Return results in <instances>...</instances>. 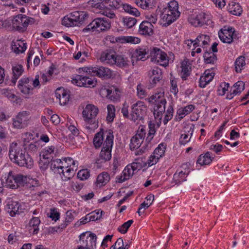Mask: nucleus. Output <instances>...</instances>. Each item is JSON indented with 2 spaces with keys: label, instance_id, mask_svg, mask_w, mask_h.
Instances as JSON below:
<instances>
[{
  "label": "nucleus",
  "instance_id": "nucleus-13",
  "mask_svg": "<svg viewBox=\"0 0 249 249\" xmlns=\"http://www.w3.org/2000/svg\"><path fill=\"white\" fill-rule=\"evenodd\" d=\"M145 134V127L143 126H140L137 133L131 139L130 143L131 150L138 149L141 146L143 141Z\"/></svg>",
  "mask_w": 249,
  "mask_h": 249
},
{
  "label": "nucleus",
  "instance_id": "nucleus-54",
  "mask_svg": "<svg viewBox=\"0 0 249 249\" xmlns=\"http://www.w3.org/2000/svg\"><path fill=\"white\" fill-rule=\"evenodd\" d=\"M173 113L174 109L173 107L172 106H169L163 119V123L164 124H166L168 121L172 119L173 116Z\"/></svg>",
  "mask_w": 249,
  "mask_h": 249
},
{
  "label": "nucleus",
  "instance_id": "nucleus-8",
  "mask_svg": "<svg viewBox=\"0 0 249 249\" xmlns=\"http://www.w3.org/2000/svg\"><path fill=\"white\" fill-rule=\"evenodd\" d=\"M97 236L95 234L87 231L79 235V246L86 249H94L96 247Z\"/></svg>",
  "mask_w": 249,
  "mask_h": 249
},
{
  "label": "nucleus",
  "instance_id": "nucleus-18",
  "mask_svg": "<svg viewBox=\"0 0 249 249\" xmlns=\"http://www.w3.org/2000/svg\"><path fill=\"white\" fill-rule=\"evenodd\" d=\"M180 12L175 13L167 10H164L162 14V20L163 26L167 27L176 20L180 16Z\"/></svg>",
  "mask_w": 249,
  "mask_h": 249
},
{
  "label": "nucleus",
  "instance_id": "nucleus-9",
  "mask_svg": "<svg viewBox=\"0 0 249 249\" xmlns=\"http://www.w3.org/2000/svg\"><path fill=\"white\" fill-rule=\"evenodd\" d=\"M114 136L111 132L106 135V140L100 154V158L105 161L109 160L111 158V149L113 143Z\"/></svg>",
  "mask_w": 249,
  "mask_h": 249
},
{
  "label": "nucleus",
  "instance_id": "nucleus-39",
  "mask_svg": "<svg viewBox=\"0 0 249 249\" xmlns=\"http://www.w3.org/2000/svg\"><path fill=\"white\" fill-rule=\"evenodd\" d=\"M203 57L205 63L208 64H213L217 60L216 55L212 53L211 50L205 52Z\"/></svg>",
  "mask_w": 249,
  "mask_h": 249
},
{
  "label": "nucleus",
  "instance_id": "nucleus-60",
  "mask_svg": "<svg viewBox=\"0 0 249 249\" xmlns=\"http://www.w3.org/2000/svg\"><path fill=\"white\" fill-rule=\"evenodd\" d=\"M77 177L81 180H85L89 177V172L87 169L81 170L78 172Z\"/></svg>",
  "mask_w": 249,
  "mask_h": 249
},
{
  "label": "nucleus",
  "instance_id": "nucleus-59",
  "mask_svg": "<svg viewBox=\"0 0 249 249\" xmlns=\"http://www.w3.org/2000/svg\"><path fill=\"white\" fill-rule=\"evenodd\" d=\"M103 213V211L97 210L88 214L84 218H101Z\"/></svg>",
  "mask_w": 249,
  "mask_h": 249
},
{
  "label": "nucleus",
  "instance_id": "nucleus-53",
  "mask_svg": "<svg viewBox=\"0 0 249 249\" xmlns=\"http://www.w3.org/2000/svg\"><path fill=\"white\" fill-rule=\"evenodd\" d=\"M165 149L166 144L164 143H161L155 149L154 155H156L158 157L160 158L164 155Z\"/></svg>",
  "mask_w": 249,
  "mask_h": 249
},
{
  "label": "nucleus",
  "instance_id": "nucleus-29",
  "mask_svg": "<svg viewBox=\"0 0 249 249\" xmlns=\"http://www.w3.org/2000/svg\"><path fill=\"white\" fill-rule=\"evenodd\" d=\"M188 175V171H183L181 170L178 172V171L174 174L173 177V181L176 184H178L181 182L186 180V178Z\"/></svg>",
  "mask_w": 249,
  "mask_h": 249
},
{
  "label": "nucleus",
  "instance_id": "nucleus-57",
  "mask_svg": "<svg viewBox=\"0 0 249 249\" xmlns=\"http://www.w3.org/2000/svg\"><path fill=\"white\" fill-rule=\"evenodd\" d=\"M134 173L130 165H127L123 171V174L124 176V178L128 179L132 177Z\"/></svg>",
  "mask_w": 249,
  "mask_h": 249
},
{
  "label": "nucleus",
  "instance_id": "nucleus-31",
  "mask_svg": "<svg viewBox=\"0 0 249 249\" xmlns=\"http://www.w3.org/2000/svg\"><path fill=\"white\" fill-rule=\"evenodd\" d=\"M12 71L13 77L12 78L11 82L13 84H15L17 79L21 75L23 72L24 69L21 65L17 64L13 66Z\"/></svg>",
  "mask_w": 249,
  "mask_h": 249
},
{
  "label": "nucleus",
  "instance_id": "nucleus-48",
  "mask_svg": "<svg viewBox=\"0 0 249 249\" xmlns=\"http://www.w3.org/2000/svg\"><path fill=\"white\" fill-rule=\"evenodd\" d=\"M24 146H25L24 149H26L30 152H35L37 151L38 148H39V143L38 142H31L28 145H27L26 141L25 140L24 141Z\"/></svg>",
  "mask_w": 249,
  "mask_h": 249
},
{
  "label": "nucleus",
  "instance_id": "nucleus-45",
  "mask_svg": "<svg viewBox=\"0 0 249 249\" xmlns=\"http://www.w3.org/2000/svg\"><path fill=\"white\" fill-rule=\"evenodd\" d=\"M137 19L135 18L125 17L123 18V22L124 26L127 28H132L137 23Z\"/></svg>",
  "mask_w": 249,
  "mask_h": 249
},
{
  "label": "nucleus",
  "instance_id": "nucleus-50",
  "mask_svg": "<svg viewBox=\"0 0 249 249\" xmlns=\"http://www.w3.org/2000/svg\"><path fill=\"white\" fill-rule=\"evenodd\" d=\"M107 120L108 122H112L115 116V108L113 105H108L107 107Z\"/></svg>",
  "mask_w": 249,
  "mask_h": 249
},
{
  "label": "nucleus",
  "instance_id": "nucleus-49",
  "mask_svg": "<svg viewBox=\"0 0 249 249\" xmlns=\"http://www.w3.org/2000/svg\"><path fill=\"white\" fill-rule=\"evenodd\" d=\"M61 164L62 169L64 168H73L75 165V161L71 158L70 157L64 159L63 160H61Z\"/></svg>",
  "mask_w": 249,
  "mask_h": 249
},
{
  "label": "nucleus",
  "instance_id": "nucleus-32",
  "mask_svg": "<svg viewBox=\"0 0 249 249\" xmlns=\"http://www.w3.org/2000/svg\"><path fill=\"white\" fill-rule=\"evenodd\" d=\"M40 223V219H31L28 226L30 233L33 234H37L39 231L38 226Z\"/></svg>",
  "mask_w": 249,
  "mask_h": 249
},
{
  "label": "nucleus",
  "instance_id": "nucleus-51",
  "mask_svg": "<svg viewBox=\"0 0 249 249\" xmlns=\"http://www.w3.org/2000/svg\"><path fill=\"white\" fill-rule=\"evenodd\" d=\"M133 222L134 221L133 220H129L123 224L121 226H119L118 228V231L121 233H125Z\"/></svg>",
  "mask_w": 249,
  "mask_h": 249
},
{
  "label": "nucleus",
  "instance_id": "nucleus-62",
  "mask_svg": "<svg viewBox=\"0 0 249 249\" xmlns=\"http://www.w3.org/2000/svg\"><path fill=\"white\" fill-rule=\"evenodd\" d=\"M150 206V202H146L144 201L140 206V207L137 211L139 216H141L144 211Z\"/></svg>",
  "mask_w": 249,
  "mask_h": 249
},
{
  "label": "nucleus",
  "instance_id": "nucleus-63",
  "mask_svg": "<svg viewBox=\"0 0 249 249\" xmlns=\"http://www.w3.org/2000/svg\"><path fill=\"white\" fill-rule=\"evenodd\" d=\"M48 159H42L39 162V166L41 171H45L48 168L50 163Z\"/></svg>",
  "mask_w": 249,
  "mask_h": 249
},
{
  "label": "nucleus",
  "instance_id": "nucleus-16",
  "mask_svg": "<svg viewBox=\"0 0 249 249\" xmlns=\"http://www.w3.org/2000/svg\"><path fill=\"white\" fill-rule=\"evenodd\" d=\"M218 35L219 38L223 43L228 44H231L233 42L234 39L237 38L235 29L230 27L221 30V32H219Z\"/></svg>",
  "mask_w": 249,
  "mask_h": 249
},
{
  "label": "nucleus",
  "instance_id": "nucleus-47",
  "mask_svg": "<svg viewBox=\"0 0 249 249\" xmlns=\"http://www.w3.org/2000/svg\"><path fill=\"white\" fill-rule=\"evenodd\" d=\"M155 126V124L154 123H152L151 121L149 122L148 127L149 130L148 133V136L146 137L145 140L147 143H149L151 141L156 133Z\"/></svg>",
  "mask_w": 249,
  "mask_h": 249
},
{
  "label": "nucleus",
  "instance_id": "nucleus-23",
  "mask_svg": "<svg viewBox=\"0 0 249 249\" xmlns=\"http://www.w3.org/2000/svg\"><path fill=\"white\" fill-rule=\"evenodd\" d=\"M153 28L150 22L143 21L139 26V32L142 35L151 36L154 33Z\"/></svg>",
  "mask_w": 249,
  "mask_h": 249
},
{
  "label": "nucleus",
  "instance_id": "nucleus-19",
  "mask_svg": "<svg viewBox=\"0 0 249 249\" xmlns=\"http://www.w3.org/2000/svg\"><path fill=\"white\" fill-rule=\"evenodd\" d=\"M112 3V6L115 8L118 9L122 5L124 11L130 15L135 16L136 17H139L141 15L140 12L137 8L132 7L128 4L122 3L120 0H115Z\"/></svg>",
  "mask_w": 249,
  "mask_h": 249
},
{
  "label": "nucleus",
  "instance_id": "nucleus-56",
  "mask_svg": "<svg viewBox=\"0 0 249 249\" xmlns=\"http://www.w3.org/2000/svg\"><path fill=\"white\" fill-rule=\"evenodd\" d=\"M178 4L176 0H172L168 3V6L167 8L165 10L174 12L175 13L179 12L178 10Z\"/></svg>",
  "mask_w": 249,
  "mask_h": 249
},
{
  "label": "nucleus",
  "instance_id": "nucleus-43",
  "mask_svg": "<svg viewBox=\"0 0 249 249\" xmlns=\"http://www.w3.org/2000/svg\"><path fill=\"white\" fill-rule=\"evenodd\" d=\"M12 49L17 53H22L27 49L26 43L23 41L18 40V42L12 47Z\"/></svg>",
  "mask_w": 249,
  "mask_h": 249
},
{
  "label": "nucleus",
  "instance_id": "nucleus-52",
  "mask_svg": "<svg viewBox=\"0 0 249 249\" xmlns=\"http://www.w3.org/2000/svg\"><path fill=\"white\" fill-rule=\"evenodd\" d=\"M110 179L109 175L107 173L103 172L99 174L97 178L98 183H101L102 185L106 184Z\"/></svg>",
  "mask_w": 249,
  "mask_h": 249
},
{
  "label": "nucleus",
  "instance_id": "nucleus-28",
  "mask_svg": "<svg viewBox=\"0 0 249 249\" xmlns=\"http://www.w3.org/2000/svg\"><path fill=\"white\" fill-rule=\"evenodd\" d=\"M227 10L229 13L235 16H240L242 12V8L239 4L233 1L229 2Z\"/></svg>",
  "mask_w": 249,
  "mask_h": 249
},
{
  "label": "nucleus",
  "instance_id": "nucleus-22",
  "mask_svg": "<svg viewBox=\"0 0 249 249\" xmlns=\"http://www.w3.org/2000/svg\"><path fill=\"white\" fill-rule=\"evenodd\" d=\"M55 95L59 99L61 105H65L69 101L70 95L63 88H57L55 91Z\"/></svg>",
  "mask_w": 249,
  "mask_h": 249
},
{
  "label": "nucleus",
  "instance_id": "nucleus-64",
  "mask_svg": "<svg viewBox=\"0 0 249 249\" xmlns=\"http://www.w3.org/2000/svg\"><path fill=\"white\" fill-rule=\"evenodd\" d=\"M137 94L141 99L143 98L146 96V92L144 89L143 86L139 84L137 86Z\"/></svg>",
  "mask_w": 249,
  "mask_h": 249
},
{
  "label": "nucleus",
  "instance_id": "nucleus-5",
  "mask_svg": "<svg viewBox=\"0 0 249 249\" xmlns=\"http://www.w3.org/2000/svg\"><path fill=\"white\" fill-rule=\"evenodd\" d=\"M34 18L25 15H18L14 17L12 20L13 28L19 32H24L27 29L29 24L35 23Z\"/></svg>",
  "mask_w": 249,
  "mask_h": 249
},
{
  "label": "nucleus",
  "instance_id": "nucleus-3",
  "mask_svg": "<svg viewBox=\"0 0 249 249\" xmlns=\"http://www.w3.org/2000/svg\"><path fill=\"white\" fill-rule=\"evenodd\" d=\"M34 180L21 174L14 175L10 172L6 180V185L11 189H16L20 186L33 183Z\"/></svg>",
  "mask_w": 249,
  "mask_h": 249
},
{
  "label": "nucleus",
  "instance_id": "nucleus-24",
  "mask_svg": "<svg viewBox=\"0 0 249 249\" xmlns=\"http://www.w3.org/2000/svg\"><path fill=\"white\" fill-rule=\"evenodd\" d=\"M7 206V212L12 217L15 216L16 215H20L23 213L22 209L20 208L19 203L17 201H11L8 202Z\"/></svg>",
  "mask_w": 249,
  "mask_h": 249
},
{
  "label": "nucleus",
  "instance_id": "nucleus-26",
  "mask_svg": "<svg viewBox=\"0 0 249 249\" xmlns=\"http://www.w3.org/2000/svg\"><path fill=\"white\" fill-rule=\"evenodd\" d=\"M214 73L210 70H206L202 76L199 79V86L201 88H205L213 78Z\"/></svg>",
  "mask_w": 249,
  "mask_h": 249
},
{
  "label": "nucleus",
  "instance_id": "nucleus-46",
  "mask_svg": "<svg viewBox=\"0 0 249 249\" xmlns=\"http://www.w3.org/2000/svg\"><path fill=\"white\" fill-rule=\"evenodd\" d=\"M181 68L182 69L181 70V78L182 80H185L187 79V77L190 75V68L189 65L187 64V62L183 61L181 63Z\"/></svg>",
  "mask_w": 249,
  "mask_h": 249
},
{
  "label": "nucleus",
  "instance_id": "nucleus-7",
  "mask_svg": "<svg viewBox=\"0 0 249 249\" xmlns=\"http://www.w3.org/2000/svg\"><path fill=\"white\" fill-rule=\"evenodd\" d=\"M80 70L87 74L97 76L100 78H109L112 75V72L110 70L103 66L84 67L80 69Z\"/></svg>",
  "mask_w": 249,
  "mask_h": 249
},
{
  "label": "nucleus",
  "instance_id": "nucleus-36",
  "mask_svg": "<svg viewBox=\"0 0 249 249\" xmlns=\"http://www.w3.org/2000/svg\"><path fill=\"white\" fill-rule=\"evenodd\" d=\"M195 108L193 105H190L186 106L184 108H180L177 111V114L178 115L179 120L182 119L185 116L189 114Z\"/></svg>",
  "mask_w": 249,
  "mask_h": 249
},
{
  "label": "nucleus",
  "instance_id": "nucleus-34",
  "mask_svg": "<svg viewBox=\"0 0 249 249\" xmlns=\"http://www.w3.org/2000/svg\"><path fill=\"white\" fill-rule=\"evenodd\" d=\"M107 97L113 102H117L120 98V92L118 89H107L106 90Z\"/></svg>",
  "mask_w": 249,
  "mask_h": 249
},
{
  "label": "nucleus",
  "instance_id": "nucleus-21",
  "mask_svg": "<svg viewBox=\"0 0 249 249\" xmlns=\"http://www.w3.org/2000/svg\"><path fill=\"white\" fill-rule=\"evenodd\" d=\"M209 17L204 13H200L195 17H192L189 18L190 23L196 26H202L204 24H208Z\"/></svg>",
  "mask_w": 249,
  "mask_h": 249
},
{
  "label": "nucleus",
  "instance_id": "nucleus-35",
  "mask_svg": "<svg viewBox=\"0 0 249 249\" xmlns=\"http://www.w3.org/2000/svg\"><path fill=\"white\" fill-rule=\"evenodd\" d=\"M213 157H212L210 153L207 152L204 155H201L197 160V163L201 165L209 164L213 161Z\"/></svg>",
  "mask_w": 249,
  "mask_h": 249
},
{
  "label": "nucleus",
  "instance_id": "nucleus-20",
  "mask_svg": "<svg viewBox=\"0 0 249 249\" xmlns=\"http://www.w3.org/2000/svg\"><path fill=\"white\" fill-rule=\"evenodd\" d=\"M117 55L116 53L113 50H107L102 53L100 57V61L110 65H113L114 63L116 62L115 57Z\"/></svg>",
  "mask_w": 249,
  "mask_h": 249
},
{
  "label": "nucleus",
  "instance_id": "nucleus-38",
  "mask_svg": "<svg viewBox=\"0 0 249 249\" xmlns=\"http://www.w3.org/2000/svg\"><path fill=\"white\" fill-rule=\"evenodd\" d=\"M66 170L64 171V170L63 169L60 171V174L62 173L63 176L61 178L63 180H68L71 178L75 174L74 169V168H65Z\"/></svg>",
  "mask_w": 249,
  "mask_h": 249
},
{
  "label": "nucleus",
  "instance_id": "nucleus-30",
  "mask_svg": "<svg viewBox=\"0 0 249 249\" xmlns=\"http://www.w3.org/2000/svg\"><path fill=\"white\" fill-rule=\"evenodd\" d=\"M136 4L143 9L152 8L156 3V0H135Z\"/></svg>",
  "mask_w": 249,
  "mask_h": 249
},
{
  "label": "nucleus",
  "instance_id": "nucleus-4",
  "mask_svg": "<svg viewBox=\"0 0 249 249\" xmlns=\"http://www.w3.org/2000/svg\"><path fill=\"white\" fill-rule=\"evenodd\" d=\"M87 16V14L84 11H74L69 16L64 17L62 19V24L67 27L79 26Z\"/></svg>",
  "mask_w": 249,
  "mask_h": 249
},
{
  "label": "nucleus",
  "instance_id": "nucleus-2",
  "mask_svg": "<svg viewBox=\"0 0 249 249\" xmlns=\"http://www.w3.org/2000/svg\"><path fill=\"white\" fill-rule=\"evenodd\" d=\"M149 103L155 104L154 107V115L156 119H159L160 122L162 118V114L165 111L166 101L163 95L159 93L153 95L146 99Z\"/></svg>",
  "mask_w": 249,
  "mask_h": 249
},
{
  "label": "nucleus",
  "instance_id": "nucleus-12",
  "mask_svg": "<svg viewBox=\"0 0 249 249\" xmlns=\"http://www.w3.org/2000/svg\"><path fill=\"white\" fill-rule=\"evenodd\" d=\"M71 82L77 86L86 88H93L97 84V80L95 78L82 75H77Z\"/></svg>",
  "mask_w": 249,
  "mask_h": 249
},
{
  "label": "nucleus",
  "instance_id": "nucleus-37",
  "mask_svg": "<svg viewBox=\"0 0 249 249\" xmlns=\"http://www.w3.org/2000/svg\"><path fill=\"white\" fill-rule=\"evenodd\" d=\"M117 41H119L122 43H130L132 44H138L140 43V39L136 37L131 36H120L116 39Z\"/></svg>",
  "mask_w": 249,
  "mask_h": 249
},
{
  "label": "nucleus",
  "instance_id": "nucleus-41",
  "mask_svg": "<svg viewBox=\"0 0 249 249\" xmlns=\"http://www.w3.org/2000/svg\"><path fill=\"white\" fill-rule=\"evenodd\" d=\"M50 167L51 169L55 172L60 174L62 170L61 160L60 159L51 160Z\"/></svg>",
  "mask_w": 249,
  "mask_h": 249
},
{
  "label": "nucleus",
  "instance_id": "nucleus-42",
  "mask_svg": "<svg viewBox=\"0 0 249 249\" xmlns=\"http://www.w3.org/2000/svg\"><path fill=\"white\" fill-rule=\"evenodd\" d=\"M104 133L100 131L96 133L93 139V144L96 148H99L102 144H103Z\"/></svg>",
  "mask_w": 249,
  "mask_h": 249
},
{
  "label": "nucleus",
  "instance_id": "nucleus-11",
  "mask_svg": "<svg viewBox=\"0 0 249 249\" xmlns=\"http://www.w3.org/2000/svg\"><path fill=\"white\" fill-rule=\"evenodd\" d=\"M98 112V108L94 105H87L84 109L82 114L84 120L90 124L94 125L95 127L96 124L95 118Z\"/></svg>",
  "mask_w": 249,
  "mask_h": 249
},
{
  "label": "nucleus",
  "instance_id": "nucleus-1",
  "mask_svg": "<svg viewBox=\"0 0 249 249\" xmlns=\"http://www.w3.org/2000/svg\"><path fill=\"white\" fill-rule=\"evenodd\" d=\"M9 157L11 161L21 167L31 168L33 165V160L31 157L26 153L16 142L11 144L9 149Z\"/></svg>",
  "mask_w": 249,
  "mask_h": 249
},
{
  "label": "nucleus",
  "instance_id": "nucleus-14",
  "mask_svg": "<svg viewBox=\"0 0 249 249\" xmlns=\"http://www.w3.org/2000/svg\"><path fill=\"white\" fill-rule=\"evenodd\" d=\"M29 115L30 113L28 111L20 112L16 118L13 119L14 127L17 128H22L27 126L29 120Z\"/></svg>",
  "mask_w": 249,
  "mask_h": 249
},
{
  "label": "nucleus",
  "instance_id": "nucleus-25",
  "mask_svg": "<svg viewBox=\"0 0 249 249\" xmlns=\"http://www.w3.org/2000/svg\"><path fill=\"white\" fill-rule=\"evenodd\" d=\"M195 43L193 44V46L194 47V50L196 47L200 46L202 47L203 48H205L207 47V46L209 45V43L210 42V37L209 36L201 34L197 36L196 39L195 40Z\"/></svg>",
  "mask_w": 249,
  "mask_h": 249
},
{
  "label": "nucleus",
  "instance_id": "nucleus-58",
  "mask_svg": "<svg viewBox=\"0 0 249 249\" xmlns=\"http://www.w3.org/2000/svg\"><path fill=\"white\" fill-rule=\"evenodd\" d=\"M55 149L54 146L52 145L45 148L42 155V159H50V157L48 156L53 154Z\"/></svg>",
  "mask_w": 249,
  "mask_h": 249
},
{
  "label": "nucleus",
  "instance_id": "nucleus-44",
  "mask_svg": "<svg viewBox=\"0 0 249 249\" xmlns=\"http://www.w3.org/2000/svg\"><path fill=\"white\" fill-rule=\"evenodd\" d=\"M246 64L245 57L240 56L238 57L235 60V70L236 72H241L243 67L245 66Z\"/></svg>",
  "mask_w": 249,
  "mask_h": 249
},
{
  "label": "nucleus",
  "instance_id": "nucleus-55",
  "mask_svg": "<svg viewBox=\"0 0 249 249\" xmlns=\"http://www.w3.org/2000/svg\"><path fill=\"white\" fill-rule=\"evenodd\" d=\"M2 94L4 96L7 97L9 99H13L16 98V103L19 102V100L20 101L21 99L20 97L16 96L14 93H13L11 90L7 89H4L2 90Z\"/></svg>",
  "mask_w": 249,
  "mask_h": 249
},
{
  "label": "nucleus",
  "instance_id": "nucleus-17",
  "mask_svg": "<svg viewBox=\"0 0 249 249\" xmlns=\"http://www.w3.org/2000/svg\"><path fill=\"white\" fill-rule=\"evenodd\" d=\"M93 25H95L97 31L104 32L110 28L111 21L107 18H99L93 20Z\"/></svg>",
  "mask_w": 249,
  "mask_h": 249
},
{
  "label": "nucleus",
  "instance_id": "nucleus-27",
  "mask_svg": "<svg viewBox=\"0 0 249 249\" xmlns=\"http://www.w3.org/2000/svg\"><path fill=\"white\" fill-rule=\"evenodd\" d=\"M148 75L152 84H156L162 78L161 70L158 67H154L148 72Z\"/></svg>",
  "mask_w": 249,
  "mask_h": 249
},
{
  "label": "nucleus",
  "instance_id": "nucleus-33",
  "mask_svg": "<svg viewBox=\"0 0 249 249\" xmlns=\"http://www.w3.org/2000/svg\"><path fill=\"white\" fill-rule=\"evenodd\" d=\"M115 63H114L113 65H115L117 67L123 68H126L128 66L129 61V60L121 55L117 54L115 57Z\"/></svg>",
  "mask_w": 249,
  "mask_h": 249
},
{
  "label": "nucleus",
  "instance_id": "nucleus-15",
  "mask_svg": "<svg viewBox=\"0 0 249 249\" xmlns=\"http://www.w3.org/2000/svg\"><path fill=\"white\" fill-rule=\"evenodd\" d=\"M32 78L29 77L22 78L18 81V88L22 94L29 96L32 94L33 88L32 87Z\"/></svg>",
  "mask_w": 249,
  "mask_h": 249
},
{
  "label": "nucleus",
  "instance_id": "nucleus-61",
  "mask_svg": "<svg viewBox=\"0 0 249 249\" xmlns=\"http://www.w3.org/2000/svg\"><path fill=\"white\" fill-rule=\"evenodd\" d=\"M229 87V84L223 83L220 85L217 89V94L219 95H223L226 91L228 90Z\"/></svg>",
  "mask_w": 249,
  "mask_h": 249
},
{
  "label": "nucleus",
  "instance_id": "nucleus-6",
  "mask_svg": "<svg viewBox=\"0 0 249 249\" xmlns=\"http://www.w3.org/2000/svg\"><path fill=\"white\" fill-rule=\"evenodd\" d=\"M151 57L153 62L159 63L160 65L166 67L168 65L169 60L167 54L157 47L150 48L149 54L147 56Z\"/></svg>",
  "mask_w": 249,
  "mask_h": 249
},
{
  "label": "nucleus",
  "instance_id": "nucleus-10",
  "mask_svg": "<svg viewBox=\"0 0 249 249\" xmlns=\"http://www.w3.org/2000/svg\"><path fill=\"white\" fill-rule=\"evenodd\" d=\"M147 107L144 103L139 101L131 107L132 119L134 121L142 120L145 115Z\"/></svg>",
  "mask_w": 249,
  "mask_h": 249
},
{
  "label": "nucleus",
  "instance_id": "nucleus-40",
  "mask_svg": "<svg viewBox=\"0 0 249 249\" xmlns=\"http://www.w3.org/2000/svg\"><path fill=\"white\" fill-rule=\"evenodd\" d=\"M149 54V49L140 48L136 50L135 57L137 60L143 61L145 59V55Z\"/></svg>",
  "mask_w": 249,
  "mask_h": 249
}]
</instances>
